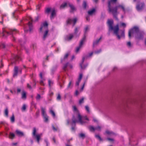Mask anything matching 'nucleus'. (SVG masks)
<instances>
[{"instance_id":"1","label":"nucleus","mask_w":146,"mask_h":146,"mask_svg":"<svg viewBox=\"0 0 146 146\" xmlns=\"http://www.w3.org/2000/svg\"><path fill=\"white\" fill-rule=\"evenodd\" d=\"M113 22L112 20H108V24L109 26V30L111 31H113V33L117 36V38L119 39L121 38V37H124L125 36V33L123 31L120 30L121 33L120 35L119 34V25L117 24L116 26L113 27Z\"/></svg>"},{"instance_id":"2","label":"nucleus","mask_w":146,"mask_h":146,"mask_svg":"<svg viewBox=\"0 0 146 146\" xmlns=\"http://www.w3.org/2000/svg\"><path fill=\"white\" fill-rule=\"evenodd\" d=\"M117 0H110L108 3V11L109 13H111L113 17L117 20H118L117 17V11L116 8H113L111 7V4H114L116 3Z\"/></svg>"},{"instance_id":"3","label":"nucleus","mask_w":146,"mask_h":146,"mask_svg":"<svg viewBox=\"0 0 146 146\" xmlns=\"http://www.w3.org/2000/svg\"><path fill=\"white\" fill-rule=\"evenodd\" d=\"M77 117L78 119V120L76 119L74 115H73L72 119V126H73V124H74V126H75L76 125V123L79 122L81 125H83L86 123V121L82 120V117L80 113H78V114Z\"/></svg>"},{"instance_id":"4","label":"nucleus","mask_w":146,"mask_h":146,"mask_svg":"<svg viewBox=\"0 0 146 146\" xmlns=\"http://www.w3.org/2000/svg\"><path fill=\"white\" fill-rule=\"evenodd\" d=\"M21 24V25L23 26L24 27L25 33H27L28 31L31 32L33 29V25L32 23L29 22L28 24L27 25H25L24 23H22L23 21L20 20Z\"/></svg>"},{"instance_id":"5","label":"nucleus","mask_w":146,"mask_h":146,"mask_svg":"<svg viewBox=\"0 0 146 146\" xmlns=\"http://www.w3.org/2000/svg\"><path fill=\"white\" fill-rule=\"evenodd\" d=\"M18 31L16 29H9V31L6 30L4 28H3V32L2 33V36L3 37L7 38V36L9 35H12L13 32L17 33Z\"/></svg>"},{"instance_id":"6","label":"nucleus","mask_w":146,"mask_h":146,"mask_svg":"<svg viewBox=\"0 0 146 146\" xmlns=\"http://www.w3.org/2000/svg\"><path fill=\"white\" fill-rule=\"evenodd\" d=\"M51 13L50 18L51 20L53 19L56 16L57 11L54 8H46V13L48 14Z\"/></svg>"},{"instance_id":"7","label":"nucleus","mask_w":146,"mask_h":146,"mask_svg":"<svg viewBox=\"0 0 146 146\" xmlns=\"http://www.w3.org/2000/svg\"><path fill=\"white\" fill-rule=\"evenodd\" d=\"M139 27L135 26L130 29L128 32V35L129 38H130L131 37L132 35L133 34H135L139 31Z\"/></svg>"},{"instance_id":"8","label":"nucleus","mask_w":146,"mask_h":146,"mask_svg":"<svg viewBox=\"0 0 146 146\" xmlns=\"http://www.w3.org/2000/svg\"><path fill=\"white\" fill-rule=\"evenodd\" d=\"M78 19L77 18L75 17L72 19H71L70 18H68L66 21V26L68 25H71L72 24V22H73L72 26L74 27V26L76 23Z\"/></svg>"},{"instance_id":"9","label":"nucleus","mask_w":146,"mask_h":146,"mask_svg":"<svg viewBox=\"0 0 146 146\" xmlns=\"http://www.w3.org/2000/svg\"><path fill=\"white\" fill-rule=\"evenodd\" d=\"M36 130L35 127H34L33 129L32 135L33 137L35 138L38 143H39L40 139V135L36 134Z\"/></svg>"},{"instance_id":"10","label":"nucleus","mask_w":146,"mask_h":146,"mask_svg":"<svg viewBox=\"0 0 146 146\" xmlns=\"http://www.w3.org/2000/svg\"><path fill=\"white\" fill-rule=\"evenodd\" d=\"M145 33L143 31L139 30V31L135 34V38L138 40H143L144 38Z\"/></svg>"},{"instance_id":"11","label":"nucleus","mask_w":146,"mask_h":146,"mask_svg":"<svg viewBox=\"0 0 146 146\" xmlns=\"http://www.w3.org/2000/svg\"><path fill=\"white\" fill-rule=\"evenodd\" d=\"M145 6L144 2H140V1L137 2V4L136 6V9L138 11H140L143 9Z\"/></svg>"},{"instance_id":"12","label":"nucleus","mask_w":146,"mask_h":146,"mask_svg":"<svg viewBox=\"0 0 146 146\" xmlns=\"http://www.w3.org/2000/svg\"><path fill=\"white\" fill-rule=\"evenodd\" d=\"M20 74L22 73V69H18V67L16 66H15L14 69V73L13 75V77H15L17 76L18 72Z\"/></svg>"},{"instance_id":"13","label":"nucleus","mask_w":146,"mask_h":146,"mask_svg":"<svg viewBox=\"0 0 146 146\" xmlns=\"http://www.w3.org/2000/svg\"><path fill=\"white\" fill-rule=\"evenodd\" d=\"M57 80L58 84L60 86V88H61L63 87L64 82L63 79L62 77H61L60 75L58 76Z\"/></svg>"},{"instance_id":"14","label":"nucleus","mask_w":146,"mask_h":146,"mask_svg":"<svg viewBox=\"0 0 146 146\" xmlns=\"http://www.w3.org/2000/svg\"><path fill=\"white\" fill-rule=\"evenodd\" d=\"M46 29V21H45L44 22L41 24L40 27L39 29V33H42L43 32V29Z\"/></svg>"},{"instance_id":"15","label":"nucleus","mask_w":146,"mask_h":146,"mask_svg":"<svg viewBox=\"0 0 146 146\" xmlns=\"http://www.w3.org/2000/svg\"><path fill=\"white\" fill-rule=\"evenodd\" d=\"M15 133L16 135L19 137H23L24 136V134L23 132L18 129L16 130Z\"/></svg>"},{"instance_id":"16","label":"nucleus","mask_w":146,"mask_h":146,"mask_svg":"<svg viewBox=\"0 0 146 146\" xmlns=\"http://www.w3.org/2000/svg\"><path fill=\"white\" fill-rule=\"evenodd\" d=\"M45 109L42 107H41V115L43 116L44 118V122H46V114H45Z\"/></svg>"},{"instance_id":"17","label":"nucleus","mask_w":146,"mask_h":146,"mask_svg":"<svg viewBox=\"0 0 146 146\" xmlns=\"http://www.w3.org/2000/svg\"><path fill=\"white\" fill-rule=\"evenodd\" d=\"M68 5L70 7L71 9V10L70 11V13H73L74 11H76V9L73 5L71 4L70 3H68Z\"/></svg>"},{"instance_id":"18","label":"nucleus","mask_w":146,"mask_h":146,"mask_svg":"<svg viewBox=\"0 0 146 146\" xmlns=\"http://www.w3.org/2000/svg\"><path fill=\"white\" fill-rule=\"evenodd\" d=\"M96 11V9L95 8H93L88 12V13L89 15H92Z\"/></svg>"},{"instance_id":"19","label":"nucleus","mask_w":146,"mask_h":146,"mask_svg":"<svg viewBox=\"0 0 146 146\" xmlns=\"http://www.w3.org/2000/svg\"><path fill=\"white\" fill-rule=\"evenodd\" d=\"M48 23L46 21V37H47L49 35V34H48V32L50 33V31H53V27H52V28L49 31L48 29Z\"/></svg>"},{"instance_id":"20","label":"nucleus","mask_w":146,"mask_h":146,"mask_svg":"<svg viewBox=\"0 0 146 146\" xmlns=\"http://www.w3.org/2000/svg\"><path fill=\"white\" fill-rule=\"evenodd\" d=\"M21 98L23 99H26L27 98L26 92L24 90L22 91Z\"/></svg>"},{"instance_id":"21","label":"nucleus","mask_w":146,"mask_h":146,"mask_svg":"<svg viewBox=\"0 0 146 146\" xmlns=\"http://www.w3.org/2000/svg\"><path fill=\"white\" fill-rule=\"evenodd\" d=\"M68 3L65 2L63 3L60 6V9H64L65 7H67Z\"/></svg>"},{"instance_id":"22","label":"nucleus","mask_w":146,"mask_h":146,"mask_svg":"<svg viewBox=\"0 0 146 146\" xmlns=\"http://www.w3.org/2000/svg\"><path fill=\"white\" fill-rule=\"evenodd\" d=\"M113 8H116L117 9V11L118 9V8H121L123 11H125V7H124V6L121 5H119L117 6H115V7H113Z\"/></svg>"},{"instance_id":"23","label":"nucleus","mask_w":146,"mask_h":146,"mask_svg":"<svg viewBox=\"0 0 146 146\" xmlns=\"http://www.w3.org/2000/svg\"><path fill=\"white\" fill-rule=\"evenodd\" d=\"M42 76H43V74H42V72H40L39 74V76H40V77L41 79V80H40V83L41 85L44 86V84L43 83V78L42 77Z\"/></svg>"},{"instance_id":"24","label":"nucleus","mask_w":146,"mask_h":146,"mask_svg":"<svg viewBox=\"0 0 146 146\" xmlns=\"http://www.w3.org/2000/svg\"><path fill=\"white\" fill-rule=\"evenodd\" d=\"M102 38V36H101L99 39L96 40V41L93 42V47H94L95 45H97L98 43L100 41V40H101Z\"/></svg>"},{"instance_id":"25","label":"nucleus","mask_w":146,"mask_h":146,"mask_svg":"<svg viewBox=\"0 0 146 146\" xmlns=\"http://www.w3.org/2000/svg\"><path fill=\"white\" fill-rule=\"evenodd\" d=\"M73 37V35L72 34H70L69 36H67L65 38V40H71Z\"/></svg>"},{"instance_id":"26","label":"nucleus","mask_w":146,"mask_h":146,"mask_svg":"<svg viewBox=\"0 0 146 146\" xmlns=\"http://www.w3.org/2000/svg\"><path fill=\"white\" fill-rule=\"evenodd\" d=\"M86 35L85 34H84V36L83 38L81 40L80 44V45H83L84 42L85 41L86 39Z\"/></svg>"},{"instance_id":"27","label":"nucleus","mask_w":146,"mask_h":146,"mask_svg":"<svg viewBox=\"0 0 146 146\" xmlns=\"http://www.w3.org/2000/svg\"><path fill=\"white\" fill-rule=\"evenodd\" d=\"M13 58L16 61L19 60H21V57L19 55H14L13 57Z\"/></svg>"},{"instance_id":"28","label":"nucleus","mask_w":146,"mask_h":146,"mask_svg":"<svg viewBox=\"0 0 146 146\" xmlns=\"http://www.w3.org/2000/svg\"><path fill=\"white\" fill-rule=\"evenodd\" d=\"M79 29V27H76L74 29V35L76 36V37L77 36L78 37L79 36V35H77V33L78 32V29Z\"/></svg>"},{"instance_id":"29","label":"nucleus","mask_w":146,"mask_h":146,"mask_svg":"<svg viewBox=\"0 0 146 146\" xmlns=\"http://www.w3.org/2000/svg\"><path fill=\"white\" fill-rule=\"evenodd\" d=\"M58 66L57 65H56L53 67L51 69V72L52 74H53L54 72L56 70Z\"/></svg>"},{"instance_id":"30","label":"nucleus","mask_w":146,"mask_h":146,"mask_svg":"<svg viewBox=\"0 0 146 146\" xmlns=\"http://www.w3.org/2000/svg\"><path fill=\"white\" fill-rule=\"evenodd\" d=\"M1 46L2 47V48H3L4 50L7 51L8 50V46H6L4 43L2 44Z\"/></svg>"},{"instance_id":"31","label":"nucleus","mask_w":146,"mask_h":146,"mask_svg":"<svg viewBox=\"0 0 146 146\" xmlns=\"http://www.w3.org/2000/svg\"><path fill=\"white\" fill-rule=\"evenodd\" d=\"M69 55V54L68 53H66L65 55H64V57L63 58H61V63L64 60H65L67 59Z\"/></svg>"},{"instance_id":"32","label":"nucleus","mask_w":146,"mask_h":146,"mask_svg":"<svg viewBox=\"0 0 146 146\" xmlns=\"http://www.w3.org/2000/svg\"><path fill=\"white\" fill-rule=\"evenodd\" d=\"M87 6V3L86 1H84L82 4V6L84 9H86Z\"/></svg>"},{"instance_id":"33","label":"nucleus","mask_w":146,"mask_h":146,"mask_svg":"<svg viewBox=\"0 0 146 146\" xmlns=\"http://www.w3.org/2000/svg\"><path fill=\"white\" fill-rule=\"evenodd\" d=\"M15 135L14 133L10 132L9 136V138L11 139H13L15 137Z\"/></svg>"},{"instance_id":"34","label":"nucleus","mask_w":146,"mask_h":146,"mask_svg":"<svg viewBox=\"0 0 146 146\" xmlns=\"http://www.w3.org/2000/svg\"><path fill=\"white\" fill-rule=\"evenodd\" d=\"M39 18V17L38 16L36 17H35V19L34 20L32 18H30V20L31 22H37L38 21V19Z\"/></svg>"},{"instance_id":"35","label":"nucleus","mask_w":146,"mask_h":146,"mask_svg":"<svg viewBox=\"0 0 146 146\" xmlns=\"http://www.w3.org/2000/svg\"><path fill=\"white\" fill-rule=\"evenodd\" d=\"M105 16L106 15L105 13L103 12L101 13L100 17V20L103 21L105 18Z\"/></svg>"},{"instance_id":"36","label":"nucleus","mask_w":146,"mask_h":146,"mask_svg":"<svg viewBox=\"0 0 146 146\" xmlns=\"http://www.w3.org/2000/svg\"><path fill=\"white\" fill-rule=\"evenodd\" d=\"M19 43L21 47H23L25 43V42H23L21 39L19 40Z\"/></svg>"},{"instance_id":"37","label":"nucleus","mask_w":146,"mask_h":146,"mask_svg":"<svg viewBox=\"0 0 146 146\" xmlns=\"http://www.w3.org/2000/svg\"><path fill=\"white\" fill-rule=\"evenodd\" d=\"M53 82L51 81L50 80H48V85L49 88H50L52 86L53 84Z\"/></svg>"},{"instance_id":"38","label":"nucleus","mask_w":146,"mask_h":146,"mask_svg":"<svg viewBox=\"0 0 146 146\" xmlns=\"http://www.w3.org/2000/svg\"><path fill=\"white\" fill-rule=\"evenodd\" d=\"M96 137L97 139L100 141H102L103 139L99 135H96L95 136Z\"/></svg>"},{"instance_id":"39","label":"nucleus","mask_w":146,"mask_h":146,"mask_svg":"<svg viewBox=\"0 0 146 146\" xmlns=\"http://www.w3.org/2000/svg\"><path fill=\"white\" fill-rule=\"evenodd\" d=\"M15 11L12 14V17L15 19L16 20H17L18 16L16 14H15Z\"/></svg>"},{"instance_id":"40","label":"nucleus","mask_w":146,"mask_h":146,"mask_svg":"<svg viewBox=\"0 0 146 146\" xmlns=\"http://www.w3.org/2000/svg\"><path fill=\"white\" fill-rule=\"evenodd\" d=\"M50 113L52 114L53 118L56 117V114L54 111L52 110H50Z\"/></svg>"},{"instance_id":"41","label":"nucleus","mask_w":146,"mask_h":146,"mask_svg":"<svg viewBox=\"0 0 146 146\" xmlns=\"http://www.w3.org/2000/svg\"><path fill=\"white\" fill-rule=\"evenodd\" d=\"M82 64H80V66L82 69H85L88 66V64H86L84 65L83 66Z\"/></svg>"},{"instance_id":"42","label":"nucleus","mask_w":146,"mask_h":146,"mask_svg":"<svg viewBox=\"0 0 146 146\" xmlns=\"http://www.w3.org/2000/svg\"><path fill=\"white\" fill-rule=\"evenodd\" d=\"M11 121L12 123H14L15 121V118L13 114L12 116L10 118Z\"/></svg>"},{"instance_id":"43","label":"nucleus","mask_w":146,"mask_h":146,"mask_svg":"<svg viewBox=\"0 0 146 146\" xmlns=\"http://www.w3.org/2000/svg\"><path fill=\"white\" fill-rule=\"evenodd\" d=\"M68 63L67 62L66 64H64V66L63 68V69L64 71H66V68H67V67L68 65Z\"/></svg>"},{"instance_id":"44","label":"nucleus","mask_w":146,"mask_h":146,"mask_svg":"<svg viewBox=\"0 0 146 146\" xmlns=\"http://www.w3.org/2000/svg\"><path fill=\"white\" fill-rule=\"evenodd\" d=\"M4 113L5 115L7 117H8V109L7 108H6V109L4 111Z\"/></svg>"},{"instance_id":"45","label":"nucleus","mask_w":146,"mask_h":146,"mask_svg":"<svg viewBox=\"0 0 146 146\" xmlns=\"http://www.w3.org/2000/svg\"><path fill=\"white\" fill-rule=\"evenodd\" d=\"M82 45H80V44H79V46L77 47L76 50V52H78L80 50V48L82 46Z\"/></svg>"},{"instance_id":"46","label":"nucleus","mask_w":146,"mask_h":146,"mask_svg":"<svg viewBox=\"0 0 146 146\" xmlns=\"http://www.w3.org/2000/svg\"><path fill=\"white\" fill-rule=\"evenodd\" d=\"M73 110L74 111H76L78 113V114L79 113L78 110L76 106H73Z\"/></svg>"},{"instance_id":"47","label":"nucleus","mask_w":146,"mask_h":146,"mask_svg":"<svg viewBox=\"0 0 146 146\" xmlns=\"http://www.w3.org/2000/svg\"><path fill=\"white\" fill-rule=\"evenodd\" d=\"M26 109V106L25 104H24L23 105L22 108L21 110L22 111H25Z\"/></svg>"},{"instance_id":"48","label":"nucleus","mask_w":146,"mask_h":146,"mask_svg":"<svg viewBox=\"0 0 146 146\" xmlns=\"http://www.w3.org/2000/svg\"><path fill=\"white\" fill-rule=\"evenodd\" d=\"M84 102V98H82L81 99L79 100V103L80 104H81L82 103Z\"/></svg>"},{"instance_id":"49","label":"nucleus","mask_w":146,"mask_h":146,"mask_svg":"<svg viewBox=\"0 0 146 146\" xmlns=\"http://www.w3.org/2000/svg\"><path fill=\"white\" fill-rule=\"evenodd\" d=\"M80 137L84 139L85 137V135L84 134L81 133L80 134Z\"/></svg>"},{"instance_id":"50","label":"nucleus","mask_w":146,"mask_h":146,"mask_svg":"<svg viewBox=\"0 0 146 146\" xmlns=\"http://www.w3.org/2000/svg\"><path fill=\"white\" fill-rule=\"evenodd\" d=\"M89 129L91 131H94L95 130V127H94L92 126H90L89 127Z\"/></svg>"},{"instance_id":"51","label":"nucleus","mask_w":146,"mask_h":146,"mask_svg":"<svg viewBox=\"0 0 146 146\" xmlns=\"http://www.w3.org/2000/svg\"><path fill=\"white\" fill-rule=\"evenodd\" d=\"M83 76V74L82 73L80 74L79 75V78L78 79V80L81 81Z\"/></svg>"},{"instance_id":"52","label":"nucleus","mask_w":146,"mask_h":146,"mask_svg":"<svg viewBox=\"0 0 146 146\" xmlns=\"http://www.w3.org/2000/svg\"><path fill=\"white\" fill-rule=\"evenodd\" d=\"M44 33L42 38V40L44 41L46 38V30L44 31Z\"/></svg>"},{"instance_id":"53","label":"nucleus","mask_w":146,"mask_h":146,"mask_svg":"<svg viewBox=\"0 0 146 146\" xmlns=\"http://www.w3.org/2000/svg\"><path fill=\"white\" fill-rule=\"evenodd\" d=\"M41 98V96L40 94H38L37 96L36 97V99L37 100H40Z\"/></svg>"},{"instance_id":"54","label":"nucleus","mask_w":146,"mask_h":146,"mask_svg":"<svg viewBox=\"0 0 146 146\" xmlns=\"http://www.w3.org/2000/svg\"><path fill=\"white\" fill-rule=\"evenodd\" d=\"M87 80V78H86V80L84 82V84H83V85L82 87L81 88V90H83V88H84L85 84V83H86V82Z\"/></svg>"},{"instance_id":"55","label":"nucleus","mask_w":146,"mask_h":146,"mask_svg":"<svg viewBox=\"0 0 146 146\" xmlns=\"http://www.w3.org/2000/svg\"><path fill=\"white\" fill-rule=\"evenodd\" d=\"M127 46L129 47H131L132 46V45L130 42H128L127 43Z\"/></svg>"},{"instance_id":"56","label":"nucleus","mask_w":146,"mask_h":146,"mask_svg":"<svg viewBox=\"0 0 146 146\" xmlns=\"http://www.w3.org/2000/svg\"><path fill=\"white\" fill-rule=\"evenodd\" d=\"M101 51V50L100 49L99 50L95 51L94 52V53L96 54H98Z\"/></svg>"},{"instance_id":"57","label":"nucleus","mask_w":146,"mask_h":146,"mask_svg":"<svg viewBox=\"0 0 146 146\" xmlns=\"http://www.w3.org/2000/svg\"><path fill=\"white\" fill-rule=\"evenodd\" d=\"M32 47L35 50L36 48V44H32Z\"/></svg>"},{"instance_id":"58","label":"nucleus","mask_w":146,"mask_h":146,"mask_svg":"<svg viewBox=\"0 0 146 146\" xmlns=\"http://www.w3.org/2000/svg\"><path fill=\"white\" fill-rule=\"evenodd\" d=\"M88 29H89V28H88V26H86V28L85 29L84 34L86 35V33H87V31L88 30Z\"/></svg>"},{"instance_id":"59","label":"nucleus","mask_w":146,"mask_h":146,"mask_svg":"<svg viewBox=\"0 0 146 146\" xmlns=\"http://www.w3.org/2000/svg\"><path fill=\"white\" fill-rule=\"evenodd\" d=\"M53 54L47 56H46V61H48V58H49V57H53Z\"/></svg>"},{"instance_id":"60","label":"nucleus","mask_w":146,"mask_h":146,"mask_svg":"<svg viewBox=\"0 0 146 146\" xmlns=\"http://www.w3.org/2000/svg\"><path fill=\"white\" fill-rule=\"evenodd\" d=\"M101 127L100 126H98L95 127V130H97L98 131H100L101 130Z\"/></svg>"},{"instance_id":"61","label":"nucleus","mask_w":146,"mask_h":146,"mask_svg":"<svg viewBox=\"0 0 146 146\" xmlns=\"http://www.w3.org/2000/svg\"><path fill=\"white\" fill-rule=\"evenodd\" d=\"M61 97L60 95L59 94H58L57 97V100H60L61 99Z\"/></svg>"},{"instance_id":"62","label":"nucleus","mask_w":146,"mask_h":146,"mask_svg":"<svg viewBox=\"0 0 146 146\" xmlns=\"http://www.w3.org/2000/svg\"><path fill=\"white\" fill-rule=\"evenodd\" d=\"M90 15H88L86 17V20L88 21H90Z\"/></svg>"},{"instance_id":"63","label":"nucleus","mask_w":146,"mask_h":146,"mask_svg":"<svg viewBox=\"0 0 146 146\" xmlns=\"http://www.w3.org/2000/svg\"><path fill=\"white\" fill-rule=\"evenodd\" d=\"M40 4H38V5H37L36 6V10H39L40 9Z\"/></svg>"},{"instance_id":"64","label":"nucleus","mask_w":146,"mask_h":146,"mask_svg":"<svg viewBox=\"0 0 146 146\" xmlns=\"http://www.w3.org/2000/svg\"><path fill=\"white\" fill-rule=\"evenodd\" d=\"M85 108L86 110L88 112H90L89 108L88 106H85Z\"/></svg>"}]
</instances>
